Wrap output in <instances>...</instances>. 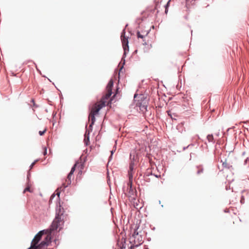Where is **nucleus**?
Returning a JSON list of instances; mask_svg holds the SVG:
<instances>
[{
    "label": "nucleus",
    "mask_w": 249,
    "mask_h": 249,
    "mask_svg": "<svg viewBox=\"0 0 249 249\" xmlns=\"http://www.w3.org/2000/svg\"><path fill=\"white\" fill-rule=\"evenodd\" d=\"M113 86V81L110 80L106 88L107 93L104 96L100 101L94 104L92 107L89 116V121H91L89 127H91L95 121V116L98 114L99 110L103 107L107 106L109 101H108L112 94V89Z\"/></svg>",
    "instance_id": "nucleus-1"
},
{
    "label": "nucleus",
    "mask_w": 249,
    "mask_h": 249,
    "mask_svg": "<svg viewBox=\"0 0 249 249\" xmlns=\"http://www.w3.org/2000/svg\"><path fill=\"white\" fill-rule=\"evenodd\" d=\"M137 236H138V232L137 231V230H135L132 234V236L134 237V238H136Z\"/></svg>",
    "instance_id": "nucleus-14"
},
{
    "label": "nucleus",
    "mask_w": 249,
    "mask_h": 249,
    "mask_svg": "<svg viewBox=\"0 0 249 249\" xmlns=\"http://www.w3.org/2000/svg\"><path fill=\"white\" fill-rule=\"evenodd\" d=\"M43 149H44V152H43V155H45L47 154V148L46 147H44L43 148Z\"/></svg>",
    "instance_id": "nucleus-17"
},
{
    "label": "nucleus",
    "mask_w": 249,
    "mask_h": 249,
    "mask_svg": "<svg viewBox=\"0 0 249 249\" xmlns=\"http://www.w3.org/2000/svg\"><path fill=\"white\" fill-rule=\"evenodd\" d=\"M134 156H133V157L132 158V156L131 154L130 155V159L131 160V162L129 165V169L128 171V176H130V174L131 173L133 175V169L134 168V167L136 164V160H134Z\"/></svg>",
    "instance_id": "nucleus-6"
},
{
    "label": "nucleus",
    "mask_w": 249,
    "mask_h": 249,
    "mask_svg": "<svg viewBox=\"0 0 249 249\" xmlns=\"http://www.w3.org/2000/svg\"><path fill=\"white\" fill-rule=\"evenodd\" d=\"M111 155H112L113 154V151H111Z\"/></svg>",
    "instance_id": "nucleus-22"
},
{
    "label": "nucleus",
    "mask_w": 249,
    "mask_h": 249,
    "mask_svg": "<svg viewBox=\"0 0 249 249\" xmlns=\"http://www.w3.org/2000/svg\"><path fill=\"white\" fill-rule=\"evenodd\" d=\"M76 166V164H74V165L72 167L71 172L68 174L67 178L65 180V182L63 183L62 186L64 188L67 187L71 183V179L73 178V174L75 170V167Z\"/></svg>",
    "instance_id": "nucleus-4"
},
{
    "label": "nucleus",
    "mask_w": 249,
    "mask_h": 249,
    "mask_svg": "<svg viewBox=\"0 0 249 249\" xmlns=\"http://www.w3.org/2000/svg\"><path fill=\"white\" fill-rule=\"evenodd\" d=\"M147 33H146L145 34H141L139 31H138L137 33V36L138 38H143L145 36L147 35Z\"/></svg>",
    "instance_id": "nucleus-10"
},
{
    "label": "nucleus",
    "mask_w": 249,
    "mask_h": 249,
    "mask_svg": "<svg viewBox=\"0 0 249 249\" xmlns=\"http://www.w3.org/2000/svg\"><path fill=\"white\" fill-rule=\"evenodd\" d=\"M46 130H46V129L45 128V129H44V130H43V131H39V135H40V136H42V135H43L44 134V133L46 132Z\"/></svg>",
    "instance_id": "nucleus-16"
},
{
    "label": "nucleus",
    "mask_w": 249,
    "mask_h": 249,
    "mask_svg": "<svg viewBox=\"0 0 249 249\" xmlns=\"http://www.w3.org/2000/svg\"><path fill=\"white\" fill-rule=\"evenodd\" d=\"M53 231L49 230L40 231L34 237L28 249H40L51 242V235Z\"/></svg>",
    "instance_id": "nucleus-2"
},
{
    "label": "nucleus",
    "mask_w": 249,
    "mask_h": 249,
    "mask_svg": "<svg viewBox=\"0 0 249 249\" xmlns=\"http://www.w3.org/2000/svg\"><path fill=\"white\" fill-rule=\"evenodd\" d=\"M132 180H133V175L130 173V176H129V182L127 184L128 188H132Z\"/></svg>",
    "instance_id": "nucleus-8"
},
{
    "label": "nucleus",
    "mask_w": 249,
    "mask_h": 249,
    "mask_svg": "<svg viewBox=\"0 0 249 249\" xmlns=\"http://www.w3.org/2000/svg\"><path fill=\"white\" fill-rule=\"evenodd\" d=\"M170 1V0H169L168 1V2L167 3V4L165 5V12L166 14H167V12H168L167 8L169 6V4Z\"/></svg>",
    "instance_id": "nucleus-15"
},
{
    "label": "nucleus",
    "mask_w": 249,
    "mask_h": 249,
    "mask_svg": "<svg viewBox=\"0 0 249 249\" xmlns=\"http://www.w3.org/2000/svg\"><path fill=\"white\" fill-rule=\"evenodd\" d=\"M197 174L200 175L203 172V168L201 166H197Z\"/></svg>",
    "instance_id": "nucleus-11"
},
{
    "label": "nucleus",
    "mask_w": 249,
    "mask_h": 249,
    "mask_svg": "<svg viewBox=\"0 0 249 249\" xmlns=\"http://www.w3.org/2000/svg\"><path fill=\"white\" fill-rule=\"evenodd\" d=\"M124 32H123L121 35V40L122 42L123 47L124 53L126 51H128V38L124 36Z\"/></svg>",
    "instance_id": "nucleus-5"
},
{
    "label": "nucleus",
    "mask_w": 249,
    "mask_h": 249,
    "mask_svg": "<svg viewBox=\"0 0 249 249\" xmlns=\"http://www.w3.org/2000/svg\"><path fill=\"white\" fill-rule=\"evenodd\" d=\"M222 167L223 168L230 169L232 168V165H231L226 160H225V161L223 162Z\"/></svg>",
    "instance_id": "nucleus-7"
},
{
    "label": "nucleus",
    "mask_w": 249,
    "mask_h": 249,
    "mask_svg": "<svg viewBox=\"0 0 249 249\" xmlns=\"http://www.w3.org/2000/svg\"><path fill=\"white\" fill-rule=\"evenodd\" d=\"M56 195L58 196V198H59V195H60V192H57Z\"/></svg>",
    "instance_id": "nucleus-21"
},
{
    "label": "nucleus",
    "mask_w": 249,
    "mask_h": 249,
    "mask_svg": "<svg viewBox=\"0 0 249 249\" xmlns=\"http://www.w3.org/2000/svg\"><path fill=\"white\" fill-rule=\"evenodd\" d=\"M167 112L168 116H169L171 118H173L171 114V111L170 110H169V111H167Z\"/></svg>",
    "instance_id": "nucleus-18"
},
{
    "label": "nucleus",
    "mask_w": 249,
    "mask_h": 249,
    "mask_svg": "<svg viewBox=\"0 0 249 249\" xmlns=\"http://www.w3.org/2000/svg\"><path fill=\"white\" fill-rule=\"evenodd\" d=\"M54 196H55V195L54 194H53V195H52V196L51 197L50 200H52Z\"/></svg>",
    "instance_id": "nucleus-20"
},
{
    "label": "nucleus",
    "mask_w": 249,
    "mask_h": 249,
    "mask_svg": "<svg viewBox=\"0 0 249 249\" xmlns=\"http://www.w3.org/2000/svg\"><path fill=\"white\" fill-rule=\"evenodd\" d=\"M128 191L127 192V195L128 196L130 197L132 195H133L134 191L132 188H128Z\"/></svg>",
    "instance_id": "nucleus-9"
},
{
    "label": "nucleus",
    "mask_w": 249,
    "mask_h": 249,
    "mask_svg": "<svg viewBox=\"0 0 249 249\" xmlns=\"http://www.w3.org/2000/svg\"><path fill=\"white\" fill-rule=\"evenodd\" d=\"M207 139L209 142H213L214 139L213 135H208Z\"/></svg>",
    "instance_id": "nucleus-12"
},
{
    "label": "nucleus",
    "mask_w": 249,
    "mask_h": 249,
    "mask_svg": "<svg viewBox=\"0 0 249 249\" xmlns=\"http://www.w3.org/2000/svg\"><path fill=\"white\" fill-rule=\"evenodd\" d=\"M64 210L63 208L59 205V207L56 208V216L51 225V230L56 231L58 230V231H59L62 229V226L64 223Z\"/></svg>",
    "instance_id": "nucleus-3"
},
{
    "label": "nucleus",
    "mask_w": 249,
    "mask_h": 249,
    "mask_svg": "<svg viewBox=\"0 0 249 249\" xmlns=\"http://www.w3.org/2000/svg\"><path fill=\"white\" fill-rule=\"evenodd\" d=\"M36 161H35L33 163H32V164L31 165V168H32L33 167V166L35 164V163H36Z\"/></svg>",
    "instance_id": "nucleus-19"
},
{
    "label": "nucleus",
    "mask_w": 249,
    "mask_h": 249,
    "mask_svg": "<svg viewBox=\"0 0 249 249\" xmlns=\"http://www.w3.org/2000/svg\"><path fill=\"white\" fill-rule=\"evenodd\" d=\"M33 192V189L31 188V187L29 186H28L27 187L25 188V189L24 190V193L26 192Z\"/></svg>",
    "instance_id": "nucleus-13"
}]
</instances>
